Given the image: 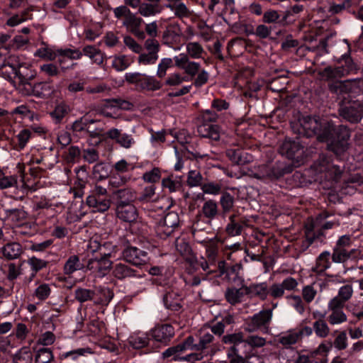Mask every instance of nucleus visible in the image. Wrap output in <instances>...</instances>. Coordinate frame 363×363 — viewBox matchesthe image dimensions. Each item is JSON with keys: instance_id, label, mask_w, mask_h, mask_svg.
Instances as JSON below:
<instances>
[{"instance_id": "obj_36", "label": "nucleus", "mask_w": 363, "mask_h": 363, "mask_svg": "<svg viewBox=\"0 0 363 363\" xmlns=\"http://www.w3.org/2000/svg\"><path fill=\"white\" fill-rule=\"evenodd\" d=\"M169 8L174 13L175 16L179 18H186L190 16L191 12L186 6L182 2H174L168 6Z\"/></svg>"}, {"instance_id": "obj_53", "label": "nucleus", "mask_w": 363, "mask_h": 363, "mask_svg": "<svg viewBox=\"0 0 363 363\" xmlns=\"http://www.w3.org/2000/svg\"><path fill=\"white\" fill-rule=\"evenodd\" d=\"M158 58V55H155V53H142L138 57V63L143 65H152L156 63Z\"/></svg>"}, {"instance_id": "obj_60", "label": "nucleus", "mask_w": 363, "mask_h": 363, "mask_svg": "<svg viewBox=\"0 0 363 363\" xmlns=\"http://www.w3.org/2000/svg\"><path fill=\"white\" fill-rule=\"evenodd\" d=\"M123 43L126 47L135 53H140L143 50V47L130 36H124Z\"/></svg>"}, {"instance_id": "obj_48", "label": "nucleus", "mask_w": 363, "mask_h": 363, "mask_svg": "<svg viewBox=\"0 0 363 363\" xmlns=\"http://www.w3.org/2000/svg\"><path fill=\"white\" fill-rule=\"evenodd\" d=\"M186 51L190 57L198 59L201 57L203 49L199 43L191 42L186 44Z\"/></svg>"}, {"instance_id": "obj_34", "label": "nucleus", "mask_w": 363, "mask_h": 363, "mask_svg": "<svg viewBox=\"0 0 363 363\" xmlns=\"http://www.w3.org/2000/svg\"><path fill=\"white\" fill-rule=\"evenodd\" d=\"M18 184V178L16 175H6L0 169V189L15 187Z\"/></svg>"}, {"instance_id": "obj_29", "label": "nucleus", "mask_w": 363, "mask_h": 363, "mask_svg": "<svg viewBox=\"0 0 363 363\" xmlns=\"http://www.w3.org/2000/svg\"><path fill=\"white\" fill-rule=\"evenodd\" d=\"M299 340L296 330H291L280 335L279 337V342L285 347H289L296 343Z\"/></svg>"}, {"instance_id": "obj_54", "label": "nucleus", "mask_w": 363, "mask_h": 363, "mask_svg": "<svg viewBox=\"0 0 363 363\" xmlns=\"http://www.w3.org/2000/svg\"><path fill=\"white\" fill-rule=\"evenodd\" d=\"M51 292L50 287L48 284H40L35 290V296L39 300H45L48 298Z\"/></svg>"}, {"instance_id": "obj_43", "label": "nucleus", "mask_w": 363, "mask_h": 363, "mask_svg": "<svg viewBox=\"0 0 363 363\" xmlns=\"http://www.w3.org/2000/svg\"><path fill=\"white\" fill-rule=\"evenodd\" d=\"M352 84L350 81H340L331 84L330 89L337 94L346 93L352 91Z\"/></svg>"}, {"instance_id": "obj_56", "label": "nucleus", "mask_w": 363, "mask_h": 363, "mask_svg": "<svg viewBox=\"0 0 363 363\" xmlns=\"http://www.w3.org/2000/svg\"><path fill=\"white\" fill-rule=\"evenodd\" d=\"M58 54L71 60H79L82 57V52L78 49L58 50Z\"/></svg>"}, {"instance_id": "obj_16", "label": "nucleus", "mask_w": 363, "mask_h": 363, "mask_svg": "<svg viewBox=\"0 0 363 363\" xmlns=\"http://www.w3.org/2000/svg\"><path fill=\"white\" fill-rule=\"evenodd\" d=\"M111 269L112 275L118 279L121 280L135 276L134 269L121 262L115 263Z\"/></svg>"}, {"instance_id": "obj_62", "label": "nucleus", "mask_w": 363, "mask_h": 363, "mask_svg": "<svg viewBox=\"0 0 363 363\" xmlns=\"http://www.w3.org/2000/svg\"><path fill=\"white\" fill-rule=\"evenodd\" d=\"M317 291L311 285H307L303 288L302 296L305 301L311 303L316 296Z\"/></svg>"}, {"instance_id": "obj_61", "label": "nucleus", "mask_w": 363, "mask_h": 363, "mask_svg": "<svg viewBox=\"0 0 363 363\" xmlns=\"http://www.w3.org/2000/svg\"><path fill=\"white\" fill-rule=\"evenodd\" d=\"M353 294V288L350 284H346L339 289L337 296L345 302L350 299Z\"/></svg>"}, {"instance_id": "obj_6", "label": "nucleus", "mask_w": 363, "mask_h": 363, "mask_svg": "<svg viewBox=\"0 0 363 363\" xmlns=\"http://www.w3.org/2000/svg\"><path fill=\"white\" fill-rule=\"evenodd\" d=\"M344 60L345 65H341L335 67H327L321 72V75L326 79H333L342 77L352 72L354 67L352 60L347 55L342 56L340 62Z\"/></svg>"}, {"instance_id": "obj_20", "label": "nucleus", "mask_w": 363, "mask_h": 363, "mask_svg": "<svg viewBox=\"0 0 363 363\" xmlns=\"http://www.w3.org/2000/svg\"><path fill=\"white\" fill-rule=\"evenodd\" d=\"M84 268V264L80 261L79 257L76 255H72L66 260L63 272L66 275H71L74 272L82 270Z\"/></svg>"}, {"instance_id": "obj_45", "label": "nucleus", "mask_w": 363, "mask_h": 363, "mask_svg": "<svg viewBox=\"0 0 363 363\" xmlns=\"http://www.w3.org/2000/svg\"><path fill=\"white\" fill-rule=\"evenodd\" d=\"M143 21L142 18L136 17L135 15L130 13L126 16V18H125L123 25L128 30L131 31L137 28H140Z\"/></svg>"}, {"instance_id": "obj_39", "label": "nucleus", "mask_w": 363, "mask_h": 363, "mask_svg": "<svg viewBox=\"0 0 363 363\" xmlns=\"http://www.w3.org/2000/svg\"><path fill=\"white\" fill-rule=\"evenodd\" d=\"M177 250L186 258H189L191 254V248L184 238H178L175 240Z\"/></svg>"}, {"instance_id": "obj_7", "label": "nucleus", "mask_w": 363, "mask_h": 363, "mask_svg": "<svg viewBox=\"0 0 363 363\" xmlns=\"http://www.w3.org/2000/svg\"><path fill=\"white\" fill-rule=\"evenodd\" d=\"M280 152L289 159L295 160L298 165L303 158V147L298 141L285 140L280 147Z\"/></svg>"}, {"instance_id": "obj_59", "label": "nucleus", "mask_w": 363, "mask_h": 363, "mask_svg": "<svg viewBox=\"0 0 363 363\" xmlns=\"http://www.w3.org/2000/svg\"><path fill=\"white\" fill-rule=\"evenodd\" d=\"M204 194L217 195L221 190V185L218 183L208 182L201 187Z\"/></svg>"}, {"instance_id": "obj_14", "label": "nucleus", "mask_w": 363, "mask_h": 363, "mask_svg": "<svg viewBox=\"0 0 363 363\" xmlns=\"http://www.w3.org/2000/svg\"><path fill=\"white\" fill-rule=\"evenodd\" d=\"M317 171L325 173L328 179H337L342 173V169L337 164L331 163L328 160L323 159L316 167Z\"/></svg>"}, {"instance_id": "obj_10", "label": "nucleus", "mask_w": 363, "mask_h": 363, "mask_svg": "<svg viewBox=\"0 0 363 363\" xmlns=\"http://www.w3.org/2000/svg\"><path fill=\"white\" fill-rule=\"evenodd\" d=\"M122 256L127 262L135 266L144 264L149 260V257L145 251L135 247L125 249L122 252Z\"/></svg>"}, {"instance_id": "obj_12", "label": "nucleus", "mask_w": 363, "mask_h": 363, "mask_svg": "<svg viewBox=\"0 0 363 363\" xmlns=\"http://www.w3.org/2000/svg\"><path fill=\"white\" fill-rule=\"evenodd\" d=\"M183 352L181 347L178 345L167 349L163 352V357L165 358L172 357V360L180 362H194L203 358L201 353H191L186 356H182Z\"/></svg>"}, {"instance_id": "obj_2", "label": "nucleus", "mask_w": 363, "mask_h": 363, "mask_svg": "<svg viewBox=\"0 0 363 363\" xmlns=\"http://www.w3.org/2000/svg\"><path fill=\"white\" fill-rule=\"evenodd\" d=\"M104 247L111 248V251L105 253L103 257L99 259H91L88 261L86 269L91 272V274L98 278H102L109 272L112 262L108 258L114 257L115 253L118 251L116 245H112L110 243H105Z\"/></svg>"}, {"instance_id": "obj_1", "label": "nucleus", "mask_w": 363, "mask_h": 363, "mask_svg": "<svg viewBox=\"0 0 363 363\" xmlns=\"http://www.w3.org/2000/svg\"><path fill=\"white\" fill-rule=\"evenodd\" d=\"M304 134L307 137L317 135L320 141L330 142L329 146L337 155L347 150V140L350 137L349 130L345 127H340L338 130L325 120L320 121L318 117L303 116L300 120Z\"/></svg>"}, {"instance_id": "obj_15", "label": "nucleus", "mask_w": 363, "mask_h": 363, "mask_svg": "<svg viewBox=\"0 0 363 363\" xmlns=\"http://www.w3.org/2000/svg\"><path fill=\"white\" fill-rule=\"evenodd\" d=\"M341 115L347 121L357 123L362 118V109L358 104L354 103L350 106L342 108L341 109Z\"/></svg>"}, {"instance_id": "obj_21", "label": "nucleus", "mask_w": 363, "mask_h": 363, "mask_svg": "<svg viewBox=\"0 0 363 363\" xmlns=\"http://www.w3.org/2000/svg\"><path fill=\"white\" fill-rule=\"evenodd\" d=\"M114 195L117 199L116 206L129 205L135 199V193L128 189L118 190L114 192Z\"/></svg>"}, {"instance_id": "obj_40", "label": "nucleus", "mask_w": 363, "mask_h": 363, "mask_svg": "<svg viewBox=\"0 0 363 363\" xmlns=\"http://www.w3.org/2000/svg\"><path fill=\"white\" fill-rule=\"evenodd\" d=\"M203 216L209 219H213L218 213V206L216 201L213 200L207 201L202 207Z\"/></svg>"}, {"instance_id": "obj_50", "label": "nucleus", "mask_w": 363, "mask_h": 363, "mask_svg": "<svg viewBox=\"0 0 363 363\" xmlns=\"http://www.w3.org/2000/svg\"><path fill=\"white\" fill-rule=\"evenodd\" d=\"M173 60L169 57L162 58L157 66V75L160 78L165 76L167 70L172 66Z\"/></svg>"}, {"instance_id": "obj_30", "label": "nucleus", "mask_w": 363, "mask_h": 363, "mask_svg": "<svg viewBox=\"0 0 363 363\" xmlns=\"http://www.w3.org/2000/svg\"><path fill=\"white\" fill-rule=\"evenodd\" d=\"M69 106L65 103H60L50 113L52 118L56 123H60L62 118L69 112Z\"/></svg>"}, {"instance_id": "obj_3", "label": "nucleus", "mask_w": 363, "mask_h": 363, "mask_svg": "<svg viewBox=\"0 0 363 363\" xmlns=\"http://www.w3.org/2000/svg\"><path fill=\"white\" fill-rule=\"evenodd\" d=\"M107 194L105 187L99 184L94 185L86 198V205L93 208L94 212L104 213L111 206V200L108 198Z\"/></svg>"}, {"instance_id": "obj_19", "label": "nucleus", "mask_w": 363, "mask_h": 363, "mask_svg": "<svg viewBox=\"0 0 363 363\" xmlns=\"http://www.w3.org/2000/svg\"><path fill=\"white\" fill-rule=\"evenodd\" d=\"M244 289L245 294L250 296H257L262 300L267 298L269 293L267 284L265 282L252 284L248 286H245Z\"/></svg>"}, {"instance_id": "obj_63", "label": "nucleus", "mask_w": 363, "mask_h": 363, "mask_svg": "<svg viewBox=\"0 0 363 363\" xmlns=\"http://www.w3.org/2000/svg\"><path fill=\"white\" fill-rule=\"evenodd\" d=\"M145 47L147 50V52L158 55L160 51V43L159 42L153 38H149L145 40Z\"/></svg>"}, {"instance_id": "obj_8", "label": "nucleus", "mask_w": 363, "mask_h": 363, "mask_svg": "<svg viewBox=\"0 0 363 363\" xmlns=\"http://www.w3.org/2000/svg\"><path fill=\"white\" fill-rule=\"evenodd\" d=\"M103 138H107L114 140L118 145L125 148L130 149L135 143L133 136L126 133H122L121 130L113 128L101 135Z\"/></svg>"}, {"instance_id": "obj_51", "label": "nucleus", "mask_w": 363, "mask_h": 363, "mask_svg": "<svg viewBox=\"0 0 363 363\" xmlns=\"http://www.w3.org/2000/svg\"><path fill=\"white\" fill-rule=\"evenodd\" d=\"M221 207L224 212L230 211L233 207L234 198L228 192H224L220 199Z\"/></svg>"}, {"instance_id": "obj_44", "label": "nucleus", "mask_w": 363, "mask_h": 363, "mask_svg": "<svg viewBox=\"0 0 363 363\" xmlns=\"http://www.w3.org/2000/svg\"><path fill=\"white\" fill-rule=\"evenodd\" d=\"M313 330L318 337H325L330 333V328L323 320H318L313 323Z\"/></svg>"}, {"instance_id": "obj_11", "label": "nucleus", "mask_w": 363, "mask_h": 363, "mask_svg": "<svg viewBox=\"0 0 363 363\" xmlns=\"http://www.w3.org/2000/svg\"><path fill=\"white\" fill-rule=\"evenodd\" d=\"M272 309L263 310L255 314L251 317L247 330L250 332H254L262 327H267L272 320Z\"/></svg>"}, {"instance_id": "obj_37", "label": "nucleus", "mask_w": 363, "mask_h": 363, "mask_svg": "<svg viewBox=\"0 0 363 363\" xmlns=\"http://www.w3.org/2000/svg\"><path fill=\"white\" fill-rule=\"evenodd\" d=\"M94 291L84 288H79L74 291V297L80 303L88 301H92L94 302Z\"/></svg>"}, {"instance_id": "obj_28", "label": "nucleus", "mask_w": 363, "mask_h": 363, "mask_svg": "<svg viewBox=\"0 0 363 363\" xmlns=\"http://www.w3.org/2000/svg\"><path fill=\"white\" fill-rule=\"evenodd\" d=\"M199 341L198 342L199 350H203L211 343L213 339V336L211 333V328L208 325L203 327L199 333Z\"/></svg>"}, {"instance_id": "obj_32", "label": "nucleus", "mask_w": 363, "mask_h": 363, "mask_svg": "<svg viewBox=\"0 0 363 363\" xmlns=\"http://www.w3.org/2000/svg\"><path fill=\"white\" fill-rule=\"evenodd\" d=\"M57 55H59L58 50L55 51L52 48L45 45L38 49L35 52V56L47 60H54Z\"/></svg>"}, {"instance_id": "obj_25", "label": "nucleus", "mask_w": 363, "mask_h": 363, "mask_svg": "<svg viewBox=\"0 0 363 363\" xmlns=\"http://www.w3.org/2000/svg\"><path fill=\"white\" fill-rule=\"evenodd\" d=\"M180 296L175 292L167 293L163 297V302L167 308L172 311H179L181 308Z\"/></svg>"}, {"instance_id": "obj_24", "label": "nucleus", "mask_w": 363, "mask_h": 363, "mask_svg": "<svg viewBox=\"0 0 363 363\" xmlns=\"http://www.w3.org/2000/svg\"><path fill=\"white\" fill-rule=\"evenodd\" d=\"M113 296V292L106 287H99L95 291L94 303L95 304H108Z\"/></svg>"}, {"instance_id": "obj_9", "label": "nucleus", "mask_w": 363, "mask_h": 363, "mask_svg": "<svg viewBox=\"0 0 363 363\" xmlns=\"http://www.w3.org/2000/svg\"><path fill=\"white\" fill-rule=\"evenodd\" d=\"M150 335L157 342L167 345L174 335V329L169 324L157 325L150 330Z\"/></svg>"}, {"instance_id": "obj_31", "label": "nucleus", "mask_w": 363, "mask_h": 363, "mask_svg": "<svg viewBox=\"0 0 363 363\" xmlns=\"http://www.w3.org/2000/svg\"><path fill=\"white\" fill-rule=\"evenodd\" d=\"M132 63L131 60L126 55L114 56L111 65L118 72L127 69Z\"/></svg>"}, {"instance_id": "obj_52", "label": "nucleus", "mask_w": 363, "mask_h": 363, "mask_svg": "<svg viewBox=\"0 0 363 363\" xmlns=\"http://www.w3.org/2000/svg\"><path fill=\"white\" fill-rule=\"evenodd\" d=\"M82 156L89 163H94L99 158L98 151L93 147L84 149L82 152Z\"/></svg>"}, {"instance_id": "obj_4", "label": "nucleus", "mask_w": 363, "mask_h": 363, "mask_svg": "<svg viewBox=\"0 0 363 363\" xmlns=\"http://www.w3.org/2000/svg\"><path fill=\"white\" fill-rule=\"evenodd\" d=\"M202 118L203 123L199 125L197 128L199 134L203 138L218 140L223 134L219 126L208 123L216 121L218 118V115L211 110H206L203 112Z\"/></svg>"}, {"instance_id": "obj_46", "label": "nucleus", "mask_w": 363, "mask_h": 363, "mask_svg": "<svg viewBox=\"0 0 363 363\" xmlns=\"http://www.w3.org/2000/svg\"><path fill=\"white\" fill-rule=\"evenodd\" d=\"M138 12L145 17L153 16L158 13L160 11L155 5L143 3L139 5Z\"/></svg>"}, {"instance_id": "obj_27", "label": "nucleus", "mask_w": 363, "mask_h": 363, "mask_svg": "<svg viewBox=\"0 0 363 363\" xmlns=\"http://www.w3.org/2000/svg\"><path fill=\"white\" fill-rule=\"evenodd\" d=\"M11 363H33V354L30 348L23 347L14 354Z\"/></svg>"}, {"instance_id": "obj_41", "label": "nucleus", "mask_w": 363, "mask_h": 363, "mask_svg": "<svg viewBox=\"0 0 363 363\" xmlns=\"http://www.w3.org/2000/svg\"><path fill=\"white\" fill-rule=\"evenodd\" d=\"M187 81H189V78L187 77L184 76L178 72H174L169 74V76L165 79L164 84L165 85L169 86H177Z\"/></svg>"}, {"instance_id": "obj_38", "label": "nucleus", "mask_w": 363, "mask_h": 363, "mask_svg": "<svg viewBox=\"0 0 363 363\" xmlns=\"http://www.w3.org/2000/svg\"><path fill=\"white\" fill-rule=\"evenodd\" d=\"M352 250L340 248L335 247L332 256V259L335 263H341L345 262L351 255Z\"/></svg>"}, {"instance_id": "obj_26", "label": "nucleus", "mask_w": 363, "mask_h": 363, "mask_svg": "<svg viewBox=\"0 0 363 363\" xmlns=\"http://www.w3.org/2000/svg\"><path fill=\"white\" fill-rule=\"evenodd\" d=\"M330 217V215L327 212L320 213L316 218L315 225H320L323 230H328L338 226L340 225V222L336 218H332L329 220L324 222V220Z\"/></svg>"}, {"instance_id": "obj_49", "label": "nucleus", "mask_w": 363, "mask_h": 363, "mask_svg": "<svg viewBox=\"0 0 363 363\" xmlns=\"http://www.w3.org/2000/svg\"><path fill=\"white\" fill-rule=\"evenodd\" d=\"M203 177L198 170H191L188 173L187 184L191 187L200 186L202 183Z\"/></svg>"}, {"instance_id": "obj_17", "label": "nucleus", "mask_w": 363, "mask_h": 363, "mask_svg": "<svg viewBox=\"0 0 363 363\" xmlns=\"http://www.w3.org/2000/svg\"><path fill=\"white\" fill-rule=\"evenodd\" d=\"M3 256L8 259H15L20 257L22 253V247L18 242H7L1 249Z\"/></svg>"}, {"instance_id": "obj_64", "label": "nucleus", "mask_w": 363, "mask_h": 363, "mask_svg": "<svg viewBox=\"0 0 363 363\" xmlns=\"http://www.w3.org/2000/svg\"><path fill=\"white\" fill-rule=\"evenodd\" d=\"M334 346L337 350H342L347 347V337L345 332L340 333L335 339Z\"/></svg>"}, {"instance_id": "obj_22", "label": "nucleus", "mask_w": 363, "mask_h": 363, "mask_svg": "<svg viewBox=\"0 0 363 363\" xmlns=\"http://www.w3.org/2000/svg\"><path fill=\"white\" fill-rule=\"evenodd\" d=\"M162 185L164 189H167L169 192H175L182 189V179L181 177L172 174L162 180Z\"/></svg>"}, {"instance_id": "obj_13", "label": "nucleus", "mask_w": 363, "mask_h": 363, "mask_svg": "<svg viewBox=\"0 0 363 363\" xmlns=\"http://www.w3.org/2000/svg\"><path fill=\"white\" fill-rule=\"evenodd\" d=\"M116 213L120 220L127 223L135 222L138 218V210L133 203L116 206Z\"/></svg>"}, {"instance_id": "obj_47", "label": "nucleus", "mask_w": 363, "mask_h": 363, "mask_svg": "<svg viewBox=\"0 0 363 363\" xmlns=\"http://www.w3.org/2000/svg\"><path fill=\"white\" fill-rule=\"evenodd\" d=\"M53 359L51 350L48 348L40 349L35 356L36 363H50Z\"/></svg>"}, {"instance_id": "obj_33", "label": "nucleus", "mask_w": 363, "mask_h": 363, "mask_svg": "<svg viewBox=\"0 0 363 363\" xmlns=\"http://www.w3.org/2000/svg\"><path fill=\"white\" fill-rule=\"evenodd\" d=\"M244 293L241 289L230 288L226 290L225 295L228 302L235 305L242 301Z\"/></svg>"}, {"instance_id": "obj_57", "label": "nucleus", "mask_w": 363, "mask_h": 363, "mask_svg": "<svg viewBox=\"0 0 363 363\" xmlns=\"http://www.w3.org/2000/svg\"><path fill=\"white\" fill-rule=\"evenodd\" d=\"M160 170L158 168H153L145 172L143 177L144 181L149 183H155L160 180Z\"/></svg>"}, {"instance_id": "obj_23", "label": "nucleus", "mask_w": 363, "mask_h": 363, "mask_svg": "<svg viewBox=\"0 0 363 363\" xmlns=\"http://www.w3.org/2000/svg\"><path fill=\"white\" fill-rule=\"evenodd\" d=\"M149 334L138 332L133 333L129 337L130 345L135 348L140 349L147 346L150 341Z\"/></svg>"}, {"instance_id": "obj_18", "label": "nucleus", "mask_w": 363, "mask_h": 363, "mask_svg": "<svg viewBox=\"0 0 363 363\" xmlns=\"http://www.w3.org/2000/svg\"><path fill=\"white\" fill-rule=\"evenodd\" d=\"M82 55L89 57L92 63L101 65L104 62V54L94 45H86L82 48Z\"/></svg>"}, {"instance_id": "obj_55", "label": "nucleus", "mask_w": 363, "mask_h": 363, "mask_svg": "<svg viewBox=\"0 0 363 363\" xmlns=\"http://www.w3.org/2000/svg\"><path fill=\"white\" fill-rule=\"evenodd\" d=\"M31 137V133L28 129H23L21 130L16 135L17 145L20 150L25 147L29 139Z\"/></svg>"}, {"instance_id": "obj_5", "label": "nucleus", "mask_w": 363, "mask_h": 363, "mask_svg": "<svg viewBox=\"0 0 363 363\" xmlns=\"http://www.w3.org/2000/svg\"><path fill=\"white\" fill-rule=\"evenodd\" d=\"M125 80L135 84L138 88L146 91H157L161 87V83L154 77L147 76L140 72H128L125 74Z\"/></svg>"}, {"instance_id": "obj_58", "label": "nucleus", "mask_w": 363, "mask_h": 363, "mask_svg": "<svg viewBox=\"0 0 363 363\" xmlns=\"http://www.w3.org/2000/svg\"><path fill=\"white\" fill-rule=\"evenodd\" d=\"M243 225L235 223L233 216L230 217V223L226 227L227 233L232 236L238 235L242 230Z\"/></svg>"}, {"instance_id": "obj_35", "label": "nucleus", "mask_w": 363, "mask_h": 363, "mask_svg": "<svg viewBox=\"0 0 363 363\" xmlns=\"http://www.w3.org/2000/svg\"><path fill=\"white\" fill-rule=\"evenodd\" d=\"M176 228L161 219L156 227V233L160 238L164 239L169 236Z\"/></svg>"}, {"instance_id": "obj_42", "label": "nucleus", "mask_w": 363, "mask_h": 363, "mask_svg": "<svg viewBox=\"0 0 363 363\" xmlns=\"http://www.w3.org/2000/svg\"><path fill=\"white\" fill-rule=\"evenodd\" d=\"M328 321L331 325H339L347 320V315L342 309L330 311Z\"/></svg>"}]
</instances>
